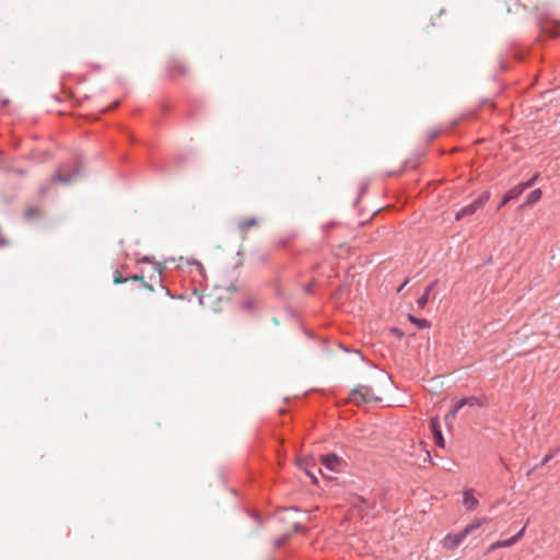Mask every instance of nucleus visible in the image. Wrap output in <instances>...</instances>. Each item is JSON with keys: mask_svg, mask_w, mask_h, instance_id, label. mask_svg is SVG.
Returning <instances> with one entry per match:
<instances>
[{"mask_svg": "<svg viewBox=\"0 0 560 560\" xmlns=\"http://www.w3.org/2000/svg\"><path fill=\"white\" fill-rule=\"evenodd\" d=\"M178 71L183 74H185L187 71H186V68L185 67H178Z\"/></svg>", "mask_w": 560, "mask_h": 560, "instance_id": "obj_23", "label": "nucleus"}, {"mask_svg": "<svg viewBox=\"0 0 560 560\" xmlns=\"http://www.w3.org/2000/svg\"><path fill=\"white\" fill-rule=\"evenodd\" d=\"M465 538L462 530L459 533L448 534L443 539V547L448 550L455 549Z\"/></svg>", "mask_w": 560, "mask_h": 560, "instance_id": "obj_6", "label": "nucleus"}, {"mask_svg": "<svg viewBox=\"0 0 560 560\" xmlns=\"http://www.w3.org/2000/svg\"><path fill=\"white\" fill-rule=\"evenodd\" d=\"M434 287V283H431L430 285L427 287L424 293L417 300V304L419 306V308H423L428 301H429V296H430V292L432 291Z\"/></svg>", "mask_w": 560, "mask_h": 560, "instance_id": "obj_15", "label": "nucleus"}, {"mask_svg": "<svg viewBox=\"0 0 560 560\" xmlns=\"http://www.w3.org/2000/svg\"><path fill=\"white\" fill-rule=\"evenodd\" d=\"M430 429L432 431V434H433V439H434V442L435 444L439 446V447H444L445 445V442H444V438L442 435V432H441V429H440V423H439V420L438 419H432L431 422H430Z\"/></svg>", "mask_w": 560, "mask_h": 560, "instance_id": "obj_7", "label": "nucleus"}, {"mask_svg": "<svg viewBox=\"0 0 560 560\" xmlns=\"http://www.w3.org/2000/svg\"><path fill=\"white\" fill-rule=\"evenodd\" d=\"M381 400L382 397L378 396L373 390V388L368 385H359L358 387L353 388L348 398V401L353 402L358 406L362 404L376 402Z\"/></svg>", "mask_w": 560, "mask_h": 560, "instance_id": "obj_1", "label": "nucleus"}, {"mask_svg": "<svg viewBox=\"0 0 560 560\" xmlns=\"http://www.w3.org/2000/svg\"><path fill=\"white\" fill-rule=\"evenodd\" d=\"M489 521L490 520L488 517L475 518L472 522L465 526L462 533L465 535V537H467L469 534H471L474 530L479 528L482 524L488 523Z\"/></svg>", "mask_w": 560, "mask_h": 560, "instance_id": "obj_11", "label": "nucleus"}, {"mask_svg": "<svg viewBox=\"0 0 560 560\" xmlns=\"http://www.w3.org/2000/svg\"><path fill=\"white\" fill-rule=\"evenodd\" d=\"M463 504L468 511L477 509L479 501L474 495V490H466L463 495Z\"/></svg>", "mask_w": 560, "mask_h": 560, "instance_id": "obj_8", "label": "nucleus"}, {"mask_svg": "<svg viewBox=\"0 0 560 560\" xmlns=\"http://www.w3.org/2000/svg\"><path fill=\"white\" fill-rule=\"evenodd\" d=\"M499 548H501V541H495L489 547L488 552H492Z\"/></svg>", "mask_w": 560, "mask_h": 560, "instance_id": "obj_21", "label": "nucleus"}, {"mask_svg": "<svg viewBox=\"0 0 560 560\" xmlns=\"http://www.w3.org/2000/svg\"><path fill=\"white\" fill-rule=\"evenodd\" d=\"M258 224V220L255 218L243 219L237 223V228L242 233V237L246 238L247 231Z\"/></svg>", "mask_w": 560, "mask_h": 560, "instance_id": "obj_9", "label": "nucleus"}, {"mask_svg": "<svg viewBox=\"0 0 560 560\" xmlns=\"http://www.w3.org/2000/svg\"><path fill=\"white\" fill-rule=\"evenodd\" d=\"M524 532H525V527H523L515 536H513L509 539H505V540H500L501 548L511 547L514 544H516L523 537Z\"/></svg>", "mask_w": 560, "mask_h": 560, "instance_id": "obj_14", "label": "nucleus"}, {"mask_svg": "<svg viewBox=\"0 0 560 560\" xmlns=\"http://www.w3.org/2000/svg\"><path fill=\"white\" fill-rule=\"evenodd\" d=\"M75 177H77V173L69 176V175H66L62 170H60L55 174V176L52 177V180L55 183L70 184Z\"/></svg>", "mask_w": 560, "mask_h": 560, "instance_id": "obj_13", "label": "nucleus"}, {"mask_svg": "<svg viewBox=\"0 0 560 560\" xmlns=\"http://www.w3.org/2000/svg\"><path fill=\"white\" fill-rule=\"evenodd\" d=\"M312 462L313 459L311 457L299 458L298 465L305 470V472L313 479L314 482H316V476L312 470V467L314 466Z\"/></svg>", "mask_w": 560, "mask_h": 560, "instance_id": "obj_12", "label": "nucleus"}, {"mask_svg": "<svg viewBox=\"0 0 560 560\" xmlns=\"http://www.w3.org/2000/svg\"><path fill=\"white\" fill-rule=\"evenodd\" d=\"M392 332L395 334L398 338H402L404 337V334L399 329H397V328H393Z\"/></svg>", "mask_w": 560, "mask_h": 560, "instance_id": "obj_22", "label": "nucleus"}, {"mask_svg": "<svg viewBox=\"0 0 560 560\" xmlns=\"http://www.w3.org/2000/svg\"><path fill=\"white\" fill-rule=\"evenodd\" d=\"M534 179L533 180H529L527 183H525L524 185H522L520 188H513L511 189L506 196L503 198L502 202H501V206H504L506 202H509L510 200L516 198L524 189L528 188L532 186Z\"/></svg>", "mask_w": 560, "mask_h": 560, "instance_id": "obj_10", "label": "nucleus"}, {"mask_svg": "<svg viewBox=\"0 0 560 560\" xmlns=\"http://www.w3.org/2000/svg\"><path fill=\"white\" fill-rule=\"evenodd\" d=\"M431 139H434L438 136V132H430Z\"/></svg>", "mask_w": 560, "mask_h": 560, "instance_id": "obj_24", "label": "nucleus"}, {"mask_svg": "<svg viewBox=\"0 0 560 560\" xmlns=\"http://www.w3.org/2000/svg\"><path fill=\"white\" fill-rule=\"evenodd\" d=\"M463 400L465 402V406H481L479 399L476 397L464 398Z\"/></svg>", "mask_w": 560, "mask_h": 560, "instance_id": "obj_19", "label": "nucleus"}, {"mask_svg": "<svg viewBox=\"0 0 560 560\" xmlns=\"http://www.w3.org/2000/svg\"><path fill=\"white\" fill-rule=\"evenodd\" d=\"M489 199V195L485 194L476 199L472 203L462 208L456 214L455 220L459 221L466 215L474 214L479 208H481L485 202Z\"/></svg>", "mask_w": 560, "mask_h": 560, "instance_id": "obj_4", "label": "nucleus"}, {"mask_svg": "<svg viewBox=\"0 0 560 560\" xmlns=\"http://www.w3.org/2000/svg\"><path fill=\"white\" fill-rule=\"evenodd\" d=\"M320 462L330 471H339L341 467V459L335 454L322 455Z\"/></svg>", "mask_w": 560, "mask_h": 560, "instance_id": "obj_5", "label": "nucleus"}, {"mask_svg": "<svg viewBox=\"0 0 560 560\" xmlns=\"http://www.w3.org/2000/svg\"><path fill=\"white\" fill-rule=\"evenodd\" d=\"M464 406H465V402H464V400H463V399H462V400H459V401H457V402L453 406V408L450 410V412L445 416V420H446V421H448V420H453V419L456 417L457 412H458V411H459Z\"/></svg>", "mask_w": 560, "mask_h": 560, "instance_id": "obj_16", "label": "nucleus"}, {"mask_svg": "<svg viewBox=\"0 0 560 560\" xmlns=\"http://www.w3.org/2000/svg\"><path fill=\"white\" fill-rule=\"evenodd\" d=\"M540 198H541V190L540 189L533 190L527 196V203L533 205V203L537 202Z\"/></svg>", "mask_w": 560, "mask_h": 560, "instance_id": "obj_17", "label": "nucleus"}, {"mask_svg": "<svg viewBox=\"0 0 560 560\" xmlns=\"http://www.w3.org/2000/svg\"><path fill=\"white\" fill-rule=\"evenodd\" d=\"M128 280H129L128 278H122L120 275H117V276L114 278V283H115V284H121V283L127 282Z\"/></svg>", "mask_w": 560, "mask_h": 560, "instance_id": "obj_20", "label": "nucleus"}, {"mask_svg": "<svg viewBox=\"0 0 560 560\" xmlns=\"http://www.w3.org/2000/svg\"><path fill=\"white\" fill-rule=\"evenodd\" d=\"M162 271H163L162 268H159L156 270V272H154L150 277V282H147L142 275H133L128 279L132 280V281H141L143 283V287L151 292H154L156 287H160L162 290H165V292L168 294L170 293L168 290L166 289V287L163 285L162 280H161Z\"/></svg>", "mask_w": 560, "mask_h": 560, "instance_id": "obj_2", "label": "nucleus"}, {"mask_svg": "<svg viewBox=\"0 0 560 560\" xmlns=\"http://www.w3.org/2000/svg\"><path fill=\"white\" fill-rule=\"evenodd\" d=\"M214 289L217 291L218 299L222 300L229 298L230 294L234 293L237 287L232 278L222 277L215 283Z\"/></svg>", "mask_w": 560, "mask_h": 560, "instance_id": "obj_3", "label": "nucleus"}, {"mask_svg": "<svg viewBox=\"0 0 560 560\" xmlns=\"http://www.w3.org/2000/svg\"><path fill=\"white\" fill-rule=\"evenodd\" d=\"M431 139H434L438 136V132H430Z\"/></svg>", "mask_w": 560, "mask_h": 560, "instance_id": "obj_25", "label": "nucleus"}, {"mask_svg": "<svg viewBox=\"0 0 560 560\" xmlns=\"http://www.w3.org/2000/svg\"><path fill=\"white\" fill-rule=\"evenodd\" d=\"M409 320L416 324L420 328H427L430 326L429 322L424 318H416L412 315H409Z\"/></svg>", "mask_w": 560, "mask_h": 560, "instance_id": "obj_18", "label": "nucleus"}]
</instances>
